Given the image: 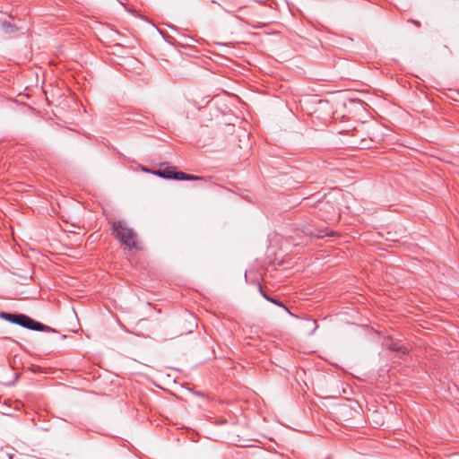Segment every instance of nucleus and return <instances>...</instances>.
I'll return each instance as SVG.
<instances>
[{
	"mask_svg": "<svg viewBox=\"0 0 459 459\" xmlns=\"http://www.w3.org/2000/svg\"><path fill=\"white\" fill-rule=\"evenodd\" d=\"M112 230L116 238L127 248H138V243L134 230L125 222L120 221L113 222Z\"/></svg>",
	"mask_w": 459,
	"mask_h": 459,
	"instance_id": "1",
	"label": "nucleus"
},
{
	"mask_svg": "<svg viewBox=\"0 0 459 459\" xmlns=\"http://www.w3.org/2000/svg\"><path fill=\"white\" fill-rule=\"evenodd\" d=\"M2 316L12 323L17 324L30 330L51 331L48 326L36 322L24 315L3 314Z\"/></svg>",
	"mask_w": 459,
	"mask_h": 459,
	"instance_id": "2",
	"label": "nucleus"
},
{
	"mask_svg": "<svg viewBox=\"0 0 459 459\" xmlns=\"http://www.w3.org/2000/svg\"><path fill=\"white\" fill-rule=\"evenodd\" d=\"M153 175H156L162 178L167 179H177V180H199L200 177L188 175L184 172H177L171 168H168L162 170H155L152 172Z\"/></svg>",
	"mask_w": 459,
	"mask_h": 459,
	"instance_id": "3",
	"label": "nucleus"
},
{
	"mask_svg": "<svg viewBox=\"0 0 459 459\" xmlns=\"http://www.w3.org/2000/svg\"><path fill=\"white\" fill-rule=\"evenodd\" d=\"M142 170H143V172H146V173H152V172L154 171V170H151V169H147L146 167H143V168H142Z\"/></svg>",
	"mask_w": 459,
	"mask_h": 459,
	"instance_id": "4",
	"label": "nucleus"
}]
</instances>
